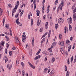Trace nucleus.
Returning a JSON list of instances; mask_svg holds the SVG:
<instances>
[{"label": "nucleus", "instance_id": "f257e3e1", "mask_svg": "<svg viewBox=\"0 0 76 76\" xmlns=\"http://www.w3.org/2000/svg\"><path fill=\"white\" fill-rule=\"evenodd\" d=\"M67 20H69L68 21V23H69L70 24H72V19L71 17H70Z\"/></svg>", "mask_w": 76, "mask_h": 76}, {"label": "nucleus", "instance_id": "f03ea898", "mask_svg": "<svg viewBox=\"0 0 76 76\" xmlns=\"http://www.w3.org/2000/svg\"><path fill=\"white\" fill-rule=\"evenodd\" d=\"M64 22V20L62 18L59 19L58 20V22L60 23H62Z\"/></svg>", "mask_w": 76, "mask_h": 76}, {"label": "nucleus", "instance_id": "7ed1b4c3", "mask_svg": "<svg viewBox=\"0 0 76 76\" xmlns=\"http://www.w3.org/2000/svg\"><path fill=\"white\" fill-rule=\"evenodd\" d=\"M28 64H29V66L31 67L32 68H33V69H35V66L33 65L31 63L29 62H28Z\"/></svg>", "mask_w": 76, "mask_h": 76}, {"label": "nucleus", "instance_id": "20e7f679", "mask_svg": "<svg viewBox=\"0 0 76 76\" xmlns=\"http://www.w3.org/2000/svg\"><path fill=\"white\" fill-rule=\"evenodd\" d=\"M19 1H18L17 2V5L15 6V8H14V9H17L18 8V6H19Z\"/></svg>", "mask_w": 76, "mask_h": 76}, {"label": "nucleus", "instance_id": "39448f33", "mask_svg": "<svg viewBox=\"0 0 76 76\" xmlns=\"http://www.w3.org/2000/svg\"><path fill=\"white\" fill-rule=\"evenodd\" d=\"M73 18L74 19V20L75 21L76 20V14L74 13L73 15Z\"/></svg>", "mask_w": 76, "mask_h": 76}, {"label": "nucleus", "instance_id": "423d86ee", "mask_svg": "<svg viewBox=\"0 0 76 76\" xmlns=\"http://www.w3.org/2000/svg\"><path fill=\"white\" fill-rule=\"evenodd\" d=\"M40 23H41V20H39V19H38L37 20V26H39V24H40Z\"/></svg>", "mask_w": 76, "mask_h": 76}, {"label": "nucleus", "instance_id": "0eeeda50", "mask_svg": "<svg viewBox=\"0 0 76 76\" xmlns=\"http://www.w3.org/2000/svg\"><path fill=\"white\" fill-rule=\"evenodd\" d=\"M45 28L46 29H48V22L45 24Z\"/></svg>", "mask_w": 76, "mask_h": 76}, {"label": "nucleus", "instance_id": "6e6552de", "mask_svg": "<svg viewBox=\"0 0 76 76\" xmlns=\"http://www.w3.org/2000/svg\"><path fill=\"white\" fill-rule=\"evenodd\" d=\"M64 29L65 30V31H64L65 34H66V32H68V28H67V27H65V28H64Z\"/></svg>", "mask_w": 76, "mask_h": 76}, {"label": "nucleus", "instance_id": "1a4fd4ad", "mask_svg": "<svg viewBox=\"0 0 76 76\" xmlns=\"http://www.w3.org/2000/svg\"><path fill=\"white\" fill-rule=\"evenodd\" d=\"M16 23L17 25H19V24L20 23V22H19V18H17V19Z\"/></svg>", "mask_w": 76, "mask_h": 76}, {"label": "nucleus", "instance_id": "9d476101", "mask_svg": "<svg viewBox=\"0 0 76 76\" xmlns=\"http://www.w3.org/2000/svg\"><path fill=\"white\" fill-rule=\"evenodd\" d=\"M51 30H50L49 31V33H48V38H50V35H51Z\"/></svg>", "mask_w": 76, "mask_h": 76}, {"label": "nucleus", "instance_id": "9b49d317", "mask_svg": "<svg viewBox=\"0 0 76 76\" xmlns=\"http://www.w3.org/2000/svg\"><path fill=\"white\" fill-rule=\"evenodd\" d=\"M45 38H44L43 39L42 41L40 42L41 44H43V43L45 42Z\"/></svg>", "mask_w": 76, "mask_h": 76}, {"label": "nucleus", "instance_id": "f8f14e48", "mask_svg": "<svg viewBox=\"0 0 76 76\" xmlns=\"http://www.w3.org/2000/svg\"><path fill=\"white\" fill-rule=\"evenodd\" d=\"M54 73H55V70H53L50 73V75H51V74H54Z\"/></svg>", "mask_w": 76, "mask_h": 76}, {"label": "nucleus", "instance_id": "ddd939ff", "mask_svg": "<svg viewBox=\"0 0 76 76\" xmlns=\"http://www.w3.org/2000/svg\"><path fill=\"white\" fill-rule=\"evenodd\" d=\"M41 49H40L39 50V51L37 52L36 53V55H38L39 53H40V52H41Z\"/></svg>", "mask_w": 76, "mask_h": 76}, {"label": "nucleus", "instance_id": "4468645a", "mask_svg": "<svg viewBox=\"0 0 76 76\" xmlns=\"http://www.w3.org/2000/svg\"><path fill=\"white\" fill-rule=\"evenodd\" d=\"M56 45V43L54 42L52 44L51 46L53 47H55Z\"/></svg>", "mask_w": 76, "mask_h": 76}, {"label": "nucleus", "instance_id": "2eb2a0df", "mask_svg": "<svg viewBox=\"0 0 76 76\" xmlns=\"http://www.w3.org/2000/svg\"><path fill=\"white\" fill-rule=\"evenodd\" d=\"M72 47V46L71 45H70L69 46L68 48V51L69 52V51H70V49H71V48Z\"/></svg>", "mask_w": 76, "mask_h": 76}, {"label": "nucleus", "instance_id": "dca6fc26", "mask_svg": "<svg viewBox=\"0 0 76 76\" xmlns=\"http://www.w3.org/2000/svg\"><path fill=\"white\" fill-rule=\"evenodd\" d=\"M22 75L23 76H25V71L23 70L22 71Z\"/></svg>", "mask_w": 76, "mask_h": 76}, {"label": "nucleus", "instance_id": "f3484780", "mask_svg": "<svg viewBox=\"0 0 76 76\" xmlns=\"http://www.w3.org/2000/svg\"><path fill=\"white\" fill-rule=\"evenodd\" d=\"M4 42H3V41L1 42L0 43V45H2L3 47L4 46Z\"/></svg>", "mask_w": 76, "mask_h": 76}, {"label": "nucleus", "instance_id": "a211bd4d", "mask_svg": "<svg viewBox=\"0 0 76 76\" xmlns=\"http://www.w3.org/2000/svg\"><path fill=\"white\" fill-rule=\"evenodd\" d=\"M33 3L34 5V10H35V9H36V6L37 5H36L35 2H33Z\"/></svg>", "mask_w": 76, "mask_h": 76}, {"label": "nucleus", "instance_id": "6ab92c4d", "mask_svg": "<svg viewBox=\"0 0 76 76\" xmlns=\"http://www.w3.org/2000/svg\"><path fill=\"white\" fill-rule=\"evenodd\" d=\"M48 34V32H46L44 35H43L42 36V38H44V37H45L46 35H47Z\"/></svg>", "mask_w": 76, "mask_h": 76}, {"label": "nucleus", "instance_id": "aec40b11", "mask_svg": "<svg viewBox=\"0 0 76 76\" xmlns=\"http://www.w3.org/2000/svg\"><path fill=\"white\" fill-rule=\"evenodd\" d=\"M19 60L18 59H17L16 61V65H18L19 64Z\"/></svg>", "mask_w": 76, "mask_h": 76}, {"label": "nucleus", "instance_id": "412c9836", "mask_svg": "<svg viewBox=\"0 0 76 76\" xmlns=\"http://www.w3.org/2000/svg\"><path fill=\"white\" fill-rule=\"evenodd\" d=\"M16 42L18 43H20V42L19 40V39H18V37H16Z\"/></svg>", "mask_w": 76, "mask_h": 76}, {"label": "nucleus", "instance_id": "4be33fe9", "mask_svg": "<svg viewBox=\"0 0 76 76\" xmlns=\"http://www.w3.org/2000/svg\"><path fill=\"white\" fill-rule=\"evenodd\" d=\"M56 29H57L58 28V25L57 24H55V25Z\"/></svg>", "mask_w": 76, "mask_h": 76}, {"label": "nucleus", "instance_id": "5701e85b", "mask_svg": "<svg viewBox=\"0 0 76 76\" xmlns=\"http://www.w3.org/2000/svg\"><path fill=\"white\" fill-rule=\"evenodd\" d=\"M0 11L1 12H0V15H2V14L3 13V10L0 8Z\"/></svg>", "mask_w": 76, "mask_h": 76}, {"label": "nucleus", "instance_id": "b1692460", "mask_svg": "<svg viewBox=\"0 0 76 76\" xmlns=\"http://www.w3.org/2000/svg\"><path fill=\"white\" fill-rule=\"evenodd\" d=\"M32 47L34 46V37H33V39L32 40Z\"/></svg>", "mask_w": 76, "mask_h": 76}, {"label": "nucleus", "instance_id": "393cba45", "mask_svg": "<svg viewBox=\"0 0 76 76\" xmlns=\"http://www.w3.org/2000/svg\"><path fill=\"white\" fill-rule=\"evenodd\" d=\"M32 50H31L29 51V54L31 56H32Z\"/></svg>", "mask_w": 76, "mask_h": 76}, {"label": "nucleus", "instance_id": "a878e982", "mask_svg": "<svg viewBox=\"0 0 76 76\" xmlns=\"http://www.w3.org/2000/svg\"><path fill=\"white\" fill-rule=\"evenodd\" d=\"M69 31H72V26H71V25H70V24H69Z\"/></svg>", "mask_w": 76, "mask_h": 76}, {"label": "nucleus", "instance_id": "bb28decb", "mask_svg": "<svg viewBox=\"0 0 76 76\" xmlns=\"http://www.w3.org/2000/svg\"><path fill=\"white\" fill-rule=\"evenodd\" d=\"M64 47V45H61L60 47L61 50H63Z\"/></svg>", "mask_w": 76, "mask_h": 76}, {"label": "nucleus", "instance_id": "cd10ccee", "mask_svg": "<svg viewBox=\"0 0 76 76\" xmlns=\"http://www.w3.org/2000/svg\"><path fill=\"white\" fill-rule=\"evenodd\" d=\"M61 51L62 54H63V53H64L65 52V51H64L63 49L61 50Z\"/></svg>", "mask_w": 76, "mask_h": 76}, {"label": "nucleus", "instance_id": "c85d7f7f", "mask_svg": "<svg viewBox=\"0 0 76 76\" xmlns=\"http://www.w3.org/2000/svg\"><path fill=\"white\" fill-rule=\"evenodd\" d=\"M26 37H24L22 39V41L23 42H25V39H26Z\"/></svg>", "mask_w": 76, "mask_h": 76}, {"label": "nucleus", "instance_id": "c756f323", "mask_svg": "<svg viewBox=\"0 0 76 76\" xmlns=\"http://www.w3.org/2000/svg\"><path fill=\"white\" fill-rule=\"evenodd\" d=\"M55 61V58L54 57L52 58V63H53V62H54Z\"/></svg>", "mask_w": 76, "mask_h": 76}, {"label": "nucleus", "instance_id": "7c9ffc66", "mask_svg": "<svg viewBox=\"0 0 76 76\" xmlns=\"http://www.w3.org/2000/svg\"><path fill=\"white\" fill-rule=\"evenodd\" d=\"M45 71H44V73H46V72L48 70V69L47 68H46L44 69Z\"/></svg>", "mask_w": 76, "mask_h": 76}, {"label": "nucleus", "instance_id": "2f4dec72", "mask_svg": "<svg viewBox=\"0 0 76 76\" xmlns=\"http://www.w3.org/2000/svg\"><path fill=\"white\" fill-rule=\"evenodd\" d=\"M5 27H6V28H8V29H9V24H6V26H5Z\"/></svg>", "mask_w": 76, "mask_h": 76}, {"label": "nucleus", "instance_id": "473e14b6", "mask_svg": "<svg viewBox=\"0 0 76 76\" xmlns=\"http://www.w3.org/2000/svg\"><path fill=\"white\" fill-rule=\"evenodd\" d=\"M42 53L44 54H45L46 55H47L48 54L47 53V52L46 51H44L42 52Z\"/></svg>", "mask_w": 76, "mask_h": 76}, {"label": "nucleus", "instance_id": "72a5a7b5", "mask_svg": "<svg viewBox=\"0 0 76 76\" xmlns=\"http://www.w3.org/2000/svg\"><path fill=\"white\" fill-rule=\"evenodd\" d=\"M45 9V8H44V5H43V6L42 10V12L43 13H44V12Z\"/></svg>", "mask_w": 76, "mask_h": 76}, {"label": "nucleus", "instance_id": "f704fd0d", "mask_svg": "<svg viewBox=\"0 0 76 76\" xmlns=\"http://www.w3.org/2000/svg\"><path fill=\"white\" fill-rule=\"evenodd\" d=\"M59 39H61L62 38V35L61 34H60L59 35Z\"/></svg>", "mask_w": 76, "mask_h": 76}, {"label": "nucleus", "instance_id": "c9c22d12", "mask_svg": "<svg viewBox=\"0 0 76 76\" xmlns=\"http://www.w3.org/2000/svg\"><path fill=\"white\" fill-rule=\"evenodd\" d=\"M31 26H32L33 25V19L32 18L31 19Z\"/></svg>", "mask_w": 76, "mask_h": 76}, {"label": "nucleus", "instance_id": "e433bc0d", "mask_svg": "<svg viewBox=\"0 0 76 76\" xmlns=\"http://www.w3.org/2000/svg\"><path fill=\"white\" fill-rule=\"evenodd\" d=\"M5 18H4V19H3V26H4V21H5Z\"/></svg>", "mask_w": 76, "mask_h": 76}, {"label": "nucleus", "instance_id": "4c0bfd02", "mask_svg": "<svg viewBox=\"0 0 76 76\" xmlns=\"http://www.w3.org/2000/svg\"><path fill=\"white\" fill-rule=\"evenodd\" d=\"M43 28H41L40 29V32H42V31H43Z\"/></svg>", "mask_w": 76, "mask_h": 76}, {"label": "nucleus", "instance_id": "58836bf2", "mask_svg": "<svg viewBox=\"0 0 76 76\" xmlns=\"http://www.w3.org/2000/svg\"><path fill=\"white\" fill-rule=\"evenodd\" d=\"M66 44H70V41L69 40H67L66 41Z\"/></svg>", "mask_w": 76, "mask_h": 76}, {"label": "nucleus", "instance_id": "ea45409f", "mask_svg": "<svg viewBox=\"0 0 76 76\" xmlns=\"http://www.w3.org/2000/svg\"><path fill=\"white\" fill-rule=\"evenodd\" d=\"M2 48H3L2 45H0V51H1V50H2Z\"/></svg>", "mask_w": 76, "mask_h": 76}, {"label": "nucleus", "instance_id": "a19ab883", "mask_svg": "<svg viewBox=\"0 0 76 76\" xmlns=\"http://www.w3.org/2000/svg\"><path fill=\"white\" fill-rule=\"evenodd\" d=\"M9 54L10 56H12V51H10L9 52Z\"/></svg>", "mask_w": 76, "mask_h": 76}, {"label": "nucleus", "instance_id": "79ce46f5", "mask_svg": "<svg viewBox=\"0 0 76 76\" xmlns=\"http://www.w3.org/2000/svg\"><path fill=\"white\" fill-rule=\"evenodd\" d=\"M58 1L57 0H56V1L55 2V4L56 5V4H57V3H58Z\"/></svg>", "mask_w": 76, "mask_h": 76}, {"label": "nucleus", "instance_id": "37998d69", "mask_svg": "<svg viewBox=\"0 0 76 76\" xmlns=\"http://www.w3.org/2000/svg\"><path fill=\"white\" fill-rule=\"evenodd\" d=\"M21 65L22 66V67H23L24 66V64L23 63V62H21Z\"/></svg>", "mask_w": 76, "mask_h": 76}, {"label": "nucleus", "instance_id": "c03bdc74", "mask_svg": "<svg viewBox=\"0 0 76 76\" xmlns=\"http://www.w3.org/2000/svg\"><path fill=\"white\" fill-rule=\"evenodd\" d=\"M10 35L11 36H12V30H11V29H10Z\"/></svg>", "mask_w": 76, "mask_h": 76}, {"label": "nucleus", "instance_id": "a18cd8bd", "mask_svg": "<svg viewBox=\"0 0 76 76\" xmlns=\"http://www.w3.org/2000/svg\"><path fill=\"white\" fill-rule=\"evenodd\" d=\"M19 16V14H16L15 15V18H17Z\"/></svg>", "mask_w": 76, "mask_h": 76}, {"label": "nucleus", "instance_id": "49530a36", "mask_svg": "<svg viewBox=\"0 0 76 76\" xmlns=\"http://www.w3.org/2000/svg\"><path fill=\"white\" fill-rule=\"evenodd\" d=\"M76 55H75V58L74 61V63H76Z\"/></svg>", "mask_w": 76, "mask_h": 76}, {"label": "nucleus", "instance_id": "de8ad7c7", "mask_svg": "<svg viewBox=\"0 0 76 76\" xmlns=\"http://www.w3.org/2000/svg\"><path fill=\"white\" fill-rule=\"evenodd\" d=\"M69 74L68 72V71H67L66 73V76H69Z\"/></svg>", "mask_w": 76, "mask_h": 76}, {"label": "nucleus", "instance_id": "09e8293b", "mask_svg": "<svg viewBox=\"0 0 76 76\" xmlns=\"http://www.w3.org/2000/svg\"><path fill=\"white\" fill-rule=\"evenodd\" d=\"M73 13H75L76 12V7H75L74 10L73 11Z\"/></svg>", "mask_w": 76, "mask_h": 76}, {"label": "nucleus", "instance_id": "8fccbe9b", "mask_svg": "<svg viewBox=\"0 0 76 76\" xmlns=\"http://www.w3.org/2000/svg\"><path fill=\"white\" fill-rule=\"evenodd\" d=\"M1 69H2L3 72H4V69H3V67L2 66H1Z\"/></svg>", "mask_w": 76, "mask_h": 76}, {"label": "nucleus", "instance_id": "3c124183", "mask_svg": "<svg viewBox=\"0 0 76 76\" xmlns=\"http://www.w3.org/2000/svg\"><path fill=\"white\" fill-rule=\"evenodd\" d=\"M4 34H0V37H4Z\"/></svg>", "mask_w": 76, "mask_h": 76}, {"label": "nucleus", "instance_id": "603ef678", "mask_svg": "<svg viewBox=\"0 0 76 76\" xmlns=\"http://www.w3.org/2000/svg\"><path fill=\"white\" fill-rule=\"evenodd\" d=\"M7 61H8V58H7L5 59V63H7Z\"/></svg>", "mask_w": 76, "mask_h": 76}, {"label": "nucleus", "instance_id": "864d4df0", "mask_svg": "<svg viewBox=\"0 0 76 76\" xmlns=\"http://www.w3.org/2000/svg\"><path fill=\"white\" fill-rule=\"evenodd\" d=\"M73 56H72L71 59V63H72V62L73 61Z\"/></svg>", "mask_w": 76, "mask_h": 76}, {"label": "nucleus", "instance_id": "5fc2aeb1", "mask_svg": "<svg viewBox=\"0 0 76 76\" xmlns=\"http://www.w3.org/2000/svg\"><path fill=\"white\" fill-rule=\"evenodd\" d=\"M7 48H8L9 46V44L7 43Z\"/></svg>", "mask_w": 76, "mask_h": 76}, {"label": "nucleus", "instance_id": "6e6d98bb", "mask_svg": "<svg viewBox=\"0 0 76 76\" xmlns=\"http://www.w3.org/2000/svg\"><path fill=\"white\" fill-rule=\"evenodd\" d=\"M4 34H6V35H10V34L9 33H7V32H4Z\"/></svg>", "mask_w": 76, "mask_h": 76}, {"label": "nucleus", "instance_id": "4d7b16f0", "mask_svg": "<svg viewBox=\"0 0 76 76\" xmlns=\"http://www.w3.org/2000/svg\"><path fill=\"white\" fill-rule=\"evenodd\" d=\"M63 6H64V5H63L61 7L60 9L61 10H62V9H63Z\"/></svg>", "mask_w": 76, "mask_h": 76}, {"label": "nucleus", "instance_id": "13d9d810", "mask_svg": "<svg viewBox=\"0 0 76 76\" xmlns=\"http://www.w3.org/2000/svg\"><path fill=\"white\" fill-rule=\"evenodd\" d=\"M75 5H76L75 4L72 7V9H74L75 7Z\"/></svg>", "mask_w": 76, "mask_h": 76}, {"label": "nucleus", "instance_id": "bf43d9fd", "mask_svg": "<svg viewBox=\"0 0 76 76\" xmlns=\"http://www.w3.org/2000/svg\"><path fill=\"white\" fill-rule=\"evenodd\" d=\"M56 6H55L53 9V11H54V10H56Z\"/></svg>", "mask_w": 76, "mask_h": 76}, {"label": "nucleus", "instance_id": "052dcab7", "mask_svg": "<svg viewBox=\"0 0 76 76\" xmlns=\"http://www.w3.org/2000/svg\"><path fill=\"white\" fill-rule=\"evenodd\" d=\"M16 10L13 9V10H12V12H13L14 13H15V12H16Z\"/></svg>", "mask_w": 76, "mask_h": 76}, {"label": "nucleus", "instance_id": "680f3d73", "mask_svg": "<svg viewBox=\"0 0 76 76\" xmlns=\"http://www.w3.org/2000/svg\"><path fill=\"white\" fill-rule=\"evenodd\" d=\"M8 6L9 7H12V5H11V4H8Z\"/></svg>", "mask_w": 76, "mask_h": 76}, {"label": "nucleus", "instance_id": "e2e57ef3", "mask_svg": "<svg viewBox=\"0 0 76 76\" xmlns=\"http://www.w3.org/2000/svg\"><path fill=\"white\" fill-rule=\"evenodd\" d=\"M12 64H11L10 65V66L9 68V69H11V68H12Z\"/></svg>", "mask_w": 76, "mask_h": 76}, {"label": "nucleus", "instance_id": "0e129e2a", "mask_svg": "<svg viewBox=\"0 0 76 76\" xmlns=\"http://www.w3.org/2000/svg\"><path fill=\"white\" fill-rule=\"evenodd\" d=\"M12 49L13 50H16V48L15 47H13L12 48Z\"/></svg>", "mask_w": 76, "mask_h": 76}, {"label": "nucleus", "instance_id": "69168bd1", "mask_svg": "<svg viewBox=\"0 0 76 76\" xmlns=\"http://www.w3.org/2000/svg\"><path fill=\"white\" fill-rule=\"evenodd\" d=\"M47 12L48 13L50 12V9H48L47 10Z\"/></svg>", "mask_w": 76, "mask_h": 76}, {"label": "nucleus", "instance_id": "338daca9", "mask_svg": "<svg viewBox=\"0 0 76 76\" xmlns=\"http://www.w3.org/2000/svg\"><path fill=\"white\" fill-rule=\"evenodd\" d=\"M23 37H24V38H26V35L25 34H23L22 35Z\"/></svg>", "mask_w": 76, "mask_h": 76}, {"label": "nucleus", "instance_id": "774afa93", "mask_svg": "<svg viewBox=\"0 0 76 76\" xmlns=\"http://www.w3.org/2000/svg\"><path fill=\"white\" fill-rule=\"evenodd\" d=\"M32 75V72H30L29 74V76H31Z\"/></svg>", "mask_w": 76, "mask_h": 76}]
</instances>
